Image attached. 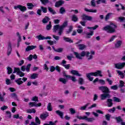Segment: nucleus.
<instances>
[{
  "label": "nucleus",
  "mask_w": 125,
  "mask_h": 125,
  "mask_svg": "<svg viewBox=\"0 0 125 125\" xmlns=\"http://www.w3.org/2000/svg\"><path fill=\"white\" fill-rule=\"evenodd\" d=\"M36 38L39 40V41H43V40H51V37L47 36L46 37H44V36H42V34H40L36 37Z\"/></svg>",
  "instance_id": "nucleus-10"
},
{
  "label": "nucleus",
  "mask_w": 125,
  "mask_h": 125,
  "mask_svg": "<svg viewBox=\"0 0 125 125\" xmlns=\"http://www.w3.org/2000/svg\"><path fill=\"white\" fill-rule=\"evenodd\" d=\"M111 89H113V90H117V89H118V86L117 85L112 86H111Z\"/></svg>",
  "instance_id": "nucleus-63"
},
{
  "label": "nucleus",
  "mask_w": 125,
  "mask_h": 125,
  "mask_svg": "<svg viewBox=\"0 0 125 125\" xmlns=\"http://www.w3.org/2000/svg\"><path fill=\"white\" fill-rule=\"evenodd\" d=\"M113 100L114 102H117V103L122 102V100H121V99H120L117 97H114L113 98Z\"/></svg>",
  "instance_id": "nucleus-34"
},
{
  "label": "nucleus",
  "mask_w": 125,
  "mask_h": 125,
  "mask_svg": "<svg viewBox=\"0 0 125 125\" xmlns=\"http://www.w3.org/2000/svg\"><path fill=\"white\" fill-rule=\"evenodd\" d=\"M11 97H12V98H14V99H15V100H16L17 101H20L19 99H18V96L16 94V93H12L11 94Z\"/></svg>",
  "instance_id": "nucleus-19"
},
{
  "label": "nucleus",
  "mask_w": 125,
  "mask_h": 125,
  "mask_svg": "<svg viewBox=\"0 0 125 125\" xmlns=\"http://www.w3.org/2000/svg\"><path fill=\"white\" fill-rule=\"evenodd\" d=\"M49 116V114L48 112H46V113L42 114L40 115V119L43 121H44V120H45V119H46Z\"/></svg>",
  "instance_id": "nucleus-14"
},
{
  "label": "nucleus",
  "mask_w": 125,
  "mask_h": 125,
  "mask_svg": "<svg viewBox=\"0 0 125 125\" xmlns=\"http://www.w3.org/2000/svg\"><path fill=\"white\" fill-rule=\"evenodd\" d=\"M50 20L49 17L47 16H45V17L42 19V22L43 24H46V23H48V21Z\"/></svg>",
  "instance_id": "nucleus-22"
},
{
  "label": "nucleus",
  "mask_w": 125,
  "mask_h": 125,
  "mask_svg": "<svg viewBox=\"0 0 125 125\" xmlns=\"http://www.w3.org/2000/svg\"><path fill=\"white\" fill-rule=\"evenodd\" d=\"M84 81H83V78H79V84H80L81 85H83V83H84Z\"/></svg>",
  "instance_id": "nucleus-46"
},
{
  "label": "nucleus",
  "mask_w": 125,
  "mask_h": 125,
  "mask_svg": "<svg viewBox=\"0 0 125 125\" xmlns=\"http://www.w3.org/2000/svg\"><path fill=\"white\" fill-rule=\"evenodd\" d=\"M19 72H20V68L18 67H15L13 73V74H15V73H17V74H18Z\"/></svg>",
  "instance_id": "nucleus-47"
},
{
  "label": "nucleus",
  "mask_w": 125,
  "mask_h": 125,
  "mask_svg": "<svg viewBox=\"0 0 125 125\" xmlns=\"http://www.w3.org/2000/svg\"><path fill=\"white\" fill-rule=\"evenodd\" d=\"M52 27V25L51 24V21H49V24H47L46 26V30H47V31H50V30H51Z\"/></svg>",
  "instance_id": "nucleus-29"
},
{
  "label": "nucleus",
  "mask_w": 125,
  "mask_h": 125,
  "mask_svg": "<svg viewBox=\"0 0 125 125\" xmlns=\"http://www.w3.org/2000/svg\"><path fill=\"white\" fill-rule=\"evenodd\" d=\"M17 36L19 37V39L18 40V42H21V36L20 35V33L19 32H17Z\"/></svg>",
  "instance_id": "nucleus-52"
},
{
  "label": "nucleus",
  "mask_w": 125,
  "mask_h": 125,
  "mask_svg": "<svg viewBox=\"0 0 125 125\" xmlns=\"http://www.w3.org/2000/svg\"><path fill=\"white\" fill-rule=\"evenodd\" d=\"M41 10L42 11L43 13H47V8L44 7L43 6L41 7Z\"/></svg>",
  "instance_id": "nucleus-39"
},
{
  "label": "nucleus",
  "mask_w": 125,
  "mask_h": 125,
  "mask_svg": "<svg viewBox=\"0 0 125 125\" xmlns=\"http://www.w3.org/2000/svg\"><path fill=\"white\" fill-rule=\"evenodd\" d=\"M119 20H120V22H125V17H120L118 18Z\"/></svg>",
  "instance_id": "nucleus-60"
},
{
  "label": "nucleus",
  "mask_w": 125,
  "mask_h": 125,
  "mask_svg": "<svg viewBox=\"0 0 125 125\" xmlns=\"http://www.w3.org/2000/svg\"><path fill=\"white\" fill-rule=\"evenodd\" d=\"M111 15H112V13H108L105 17V21H108L109 19L111 18Z\"/></svg>",
  "instance_id": "nucleus-37"
},
{
  "label": "nucleus",
  "mask_w": 125,
  "mask_h": 125,
  "mask_svg": "<svg viewBox=\"0 0 125 125\" xmlns=\"http://www.w3.org/2000/svg\"><path fill=\"white\" fill-rule=\"evenodd\" d=\"M82 20L83 21H85V20H87V21H91V20H92V17L83 14L82 15Z\"/></svg>",
  "instance_id": "nucleus-11"
},
{
  "label": "nucleus",
  "mask_w": 125,
  "mask_h": 125,
  "mask_svg": "<svg viewBox=\"0 0 125 125\" xmlns=\"http://www.w3.org/2000/svg\"><path fill=\"white\" fill-rule=\"evenodd\" d=\"M47 109L50 112H51V111H52V105H51V103H49L48 104V105L47 106Z\"/></svg>",
  "instance_id": "nucleus-35"
},
{
  "label": "nucleus",
  "mask_w": 125,
  "mask_h": 125,
  "mask_svg": "<svg viewBox=\"0 0 125 125\" xmlns=\"http://www.w3.org/2000/svg\"><path fill=\"white\" fill-rule=\"evenodd\" d=\"M71 20L73 22H78L79 21V18L76 15H73L71 18Z\"/></svg>",
  "instance_id": "nucleus-25"
},
{
  "label": "nucleus",
  "mask_w": 125,
  "mask_h": 125,
  "mask_svg": "<svg viewBox=\"0 0 125 125\" xmlns=\"http://www.w3.org/2000/svg\"><path fill=\"white\" fill-rule=\"evenodd\" d=\"M48 10L49 11L50 13L53 15H55V14H56V11H55L53 8L50 7H48Z\"/></svg>",
  "instance_id": "nucleus-24"
},
{
  "label": "nucleus",
  "mask_w": 125,
  "mask_h": 125,
  "mask_svg": "<svg viewBox=\"0 0 125 125\" xmlns=\"http://www.w3.org/2000/svg\"><path fill=\"white\" fill-rule=\"evenodd\" d=\"M11 51H12V45L11 42H9L7 51V55H8V56H9V55L11 54Z\"/></svg>",
  "instance_id": "nucleus-12"
},
{
  "label": "nucleus",
  "mask_w": 125,
  "mask_h": 125,
  "mask_svg": "<svg viewBox=\"0 0 125 125\" xmlns=\"http://www.w3.org/2000/svg\"><path fill=\"white\" fill-rule=\"evenodd\" d=\"M67 25L68 22L67 21H64L61 26L59 24H56L53 27V32L56 33L59 30L58 34L59 36H61L63 33V31H64V28L67 27Z\"/></svg>",
  "instance_id": "nucleus-2"
},
{
  "label": "nucleus",
  "mask_w": 125,
  "mask_h": 125,
  "mask_svg": "<svg viewBox=\"0 0 125 125\" xmlns=\"http://www.w3.org/2000/svg\"><path fill=\"white\" fill-rule=\"evenodd\" d=\"M115 120H116L117 123H123V120L122 119V117L121 116L116 117Z\"/></svg>",
  "instance_id": "nucleus-41"
},
{
  "label": "nucleus",
  "mask_w": 125,
  "mask_h": 125,
  "mask_svg": "<svg viewBox=\"0 0 125 125\" xmlns=\"http://www.w3.org/2000/svg\"><path fill=\"white\" fill-rule=\"evenodd\" d=\"M106 82H108V84H109V85H112V84H113V81L110 80V78H107L106 79Z\"/></svg>",
  "instance_id": "nucleus-55"
},
{
  "label": "nucleus",
  "mask_w": 125,
  "mask_h": 125,
  "mask_svg": "<svg viewBox=\"0 0 125 125\" xmlns=\"http://www.w3.org/2000/svg\"><path fill=\"white\" fill-rule=\"evenodd\" d=\"M27 113H28V114H32V113L36 114V109H35V108L29 109L27 110Z\"/></svg>",
  "instance_id": "nucleus-32"
},
{
  "label": "nucleus",
  "mask_w": 125,
  "mask_h": 125,
  "mask_svg": "<svg viewBox=\"0 0 125 125\" xmlns=\"http://www.w3.org/2000/svg\"><path fill=\"white\" fill-rule=\"evenodd\" d=\"M18 75H19L20 77H22L25 76V73H24L23 72H22V71H21L20 70L18 73Z\"/></svg>",
  "instance_id": "nucleus-62"
},
{
  "label": "nucleus",
  "mask_w": 125,
  "mask_h": 125,
  "mask_svg": "<svg viewBox=\"0 0 125 125\" xmlns=\"http://www.w3.org/2000/svg\"><path fill=\"white\" fill-rule=\"evenodd\" d=\"M56 113L57 115H58L61 119H64L63 116H64V113L61 111L60 110H57L56 111Z\"/></svg>",
  "instance_id": "nucleus-21"
},
{
  "label": "nucleus",
  "mask_w": 125,
  "mask_h": 125,
  "mask_svg": "<svg viewBox=\"0 0 125 125\" xmlns=\"http://www.w3.org/2000/svg\"><path fill=\"white\" fill-rule=\"evenodd\" d=\"M50 71L51 72H54L55 71V67H54V66L53 65H51L50 67Z\"/></svg>",
  "instance_id": "nucleus-61"
},
{
  "label": "nucleus",
  "mask_w": 125,
  "mask_h": 125,
  "mask_svg": "<svg viewBox=\"0 0 125 125\" xmlns=\"http://www.w3.org/2000/svg\"><path fill=\"white\" fill-rule=\"evenodd\" d=\"M76 118L79 119V120H85V121H87L89 123H92V122L95 121L94 118H88L86 116H84L83 117L77 116H76Z\"/></svg>",
  "instance_id": "nucleus-6"
},
{
  "label": "nucleus",
  "mask_w": 125,
  "mask_h": 125,
  "mask_svg": "<svg viewBox=\"0 0 125 125\" xmlns=\"http://www.w3.org/2000/svg\"><path fill=\"white\" fill-rule=\"evenodd\" d=\"M94 35V32L91 30L90 31V33H86L85 38L86 39H90V38H91V36H93Z\"/></svg>",
  "instance_id": "nucleus-20"
},
{
  "label": "nucleus",
  "mask_w": 125,
  "mask_h": 125,
  "mask_svg": "<svg viewBox=\"0 0 125 125\" xmlns=\"http://www.w3.org/2000/svg\"><path fill=\"white\" fill-rule=\"evenodd\" d=\"M99 83H101L103 85H105L106 84V82H105V81L103 80V79L99 80Z\"/></svg>",
  "instance_id": "nucleus-57"
},
{
  "label": "nucleus",
  "mask_w": 125,
  "mask_h": 125,
  "mask_svg": "<svg viewBox=\"0 0 125 125\" xmlns=\"http://www.w3.org/2000/svg\"><path fill=\"white\" fill-rule=\"evenodd\" d=\"M105 118L106 121L108 122L109 121H111V115H110L109 113H107L105 115Z\"/></svg>",
  "instance_id": "nucleus-40"
},
{
  "label": "nucleus",
  "mask_w": 125,
  "mask_h": 125,
  "mask_svg": "<svg viewBox=\"0 0 125 125\" xmlns=\"http://www.w3.org/2000/svg\"><path fill=\"white\" fill-rule=\"evenodd\" d=\"M35 122L37 123L38 125H41V120L38 116H36L35 117Z\"/></svg>",
  "instance_id": "nucleus-49"
},
{
  "label": "nucleus",
  "mask_w": 125,
  "mask_h": 125,
  "mask_svg": "<svg viewBox=\"0 0 125 125\" xmlns=\"http://www.w3.org/2000/svg\"><path fill=\"white\" fill-rule=\"evenodd\" d=\"M59 82H61V83H62L64 84H66L67 83V80L64 78H61L59 79Z\"/></svg>",
  "instance_id": "nucleus-44"
},
{
  "label": "nucleus",
  "mask_w": 125,
  "mask_h": 125,
  "mask_svg": "<svg viewBox=\"0 0 125 125\" xmlns=\"http://www.w3.org/2000/svg\"><path fill=\"white\" fill-rule=\"evenodd\" d=\"M65 12H66V10L65 9V8H64V7H61L60 9V13H61V14H64Z\"/></svg>",
  "instance_id": "nucleus-43"
},
{
  "label": "nucleus",
  "mask_w": 125,
  "mask_h": 125,
  "mask_svg": "<svg viewBox=\"0 0 125 125\" xmlns=\"http://www.w3.org/2000/svg\"><path fill=\"white\" fill-rule=\"evenodd\" d=\"M89 54L90 53L89 52H85L84 51H83L81 53V56H80V54L77 52H74V55L77 59H79L80 60H82L83 59L82 57H84L86 56L87 58L89 57Z\"/></svg>",
  "instance_id": "nucleus-5"
},
{
  "label": "nucleus",
  "mask_w": 125,
  "mask_h": 125,
  "mask_svg": "<svg viewBox=\"0 0 125 125\" xmlns=\"http://www.w3.org/2000/svg\"><path fill=\"white\" fill-rule=\"evenodd\" d=\"M73 29L74 27H73V26H69L68 30L66 31V35H69V34H70V33H71L72 31H73Z\"/></svg>",
  "instance_id": "nucleus-31"
},
{
  "label": "nucleus",
  "mask_w": 125,
  "mask_h": 125,
  "mask_svg": "<svg viewBox=\"0 0 125 125\" xmlns=\"http://www.w3.org/2000/svg\"><path fill=\"white\" fill-rule=\"evenodd\" d=\"M40 1H41L42 3L44 5H45L46 3H48V2H49V0H40Z\"/></svg>",
  "instance_id": "nucleus-50"
},
{
  "label": "nucleus",
  "mask_w": 125,
  "mask_h": 125,
  "mask_svg": "<svg viewBox=\"0 0 125 125\" xmlns=\"http://www.w3.org/2000/svg\"><path fill=\"white\" fill-rule=\"evenodd\" d=\"M5 82L6 84H7V85H9V84H11V81H10V79H6Z\"/></svg>",
  "instance_id": "nucleus-59"
},
{
  "label": "nucleus",
  "mask_w": 125,
  "mask_h": 125,
  "mask_svg": "<svg viewBox=\"0 0 125 125\" xmlns=\"http://www.w3.org/2000/svg\"><path fill=\"white\" fill-rule=\"evenodd\" d=\"M26 5L28 6V9H33V8L35 7V5L33 4L32 3H27Z\"/></svg>",
  "instance_id": "nucleus-30"
},
{
  "label": "nucleus",
  "mask_w": 125,
  "mask_h": 125,
  "mask_svg": "<svg viewBox=\"0 0 125 125\" xmlns=\"http://www.w3.org/2000/svg\"><path fill=\"white\" fill-rule=\"evenodd\" d=\"M66 63H67V61H66L65 60H63L61 62V65L62 66V67H64L65 69H66V70H69V69H70V67H71V64H66Z\"/></svg>",
  "instance_id": "nucleus-9"
},
{
  "label": "nucleus",
  "mask_w": 125,
  "mask_h": 125,
  "mask_svg": "<svg viewBox=\"0 0 125 125\" xmlns=\"http://www.w3.org/2000/svg\"><path fill=\"white\" fill-rule=\"evenodd\" d=\"M88 105H89V103H87L84 106H81L80 107V110H81L82 111H84L85 110H86V107H88Z\"/></svg>",
  "instance_id": "nucleus-36"
},
{
  "label": "nucleus",
  "mask_w": 125,
  "mask_h": 125,
  "mask_svg": "<svg viewBox=\"0 0 125 125\" xmlns=\"http://www.w3.org/2000/svg\"><path fill=\"white\" fill-rule=\"evenodd\" d=\"M99 90H101L102 91V94L101 96V100H105L106 98H111V91H110V89L109 88L106 86H101L99 87Z\"/></svg>",
  "instance_id": "nucleus-1"
},
{
  "label": "nucleus",
  "mask_w": 125,
  "mask_h": 125,
  "mask_svg": "<svg viewBox=\"0 0 125 125\" xmlns=\"http://www.w3.org/2000/svg\"><path fill=\"white\" fill-rule=\"evenodd\" d=\"M55 70L57 72H58V73H60L61 72V68L59 65H57L55 67Z\"/></svg>",
  "instance_id": "nucleus-54"
},
{
  "label": "nucleus",
  "mask_w": 125,
  "mask_h": 125,
  "mask_svg": "<svg viewBox=\"0 0 125 125\" xmlns=\"http://www.w3.org/2000/svg\"><path fill=\"white\" fill-rule=\"evenodd\" d=\"M37 48V46L36 45H28L25 49V51L29 52L30 50H33V49H35Z\"/></svg>",
  "instance_id": "nucleus-16"
},
{
  "label": "nucleus",
  "mask_w": 125,
  "mask_h": 125,
  "mask_svg": "<svg viewBox=\"0 0 125 125\" xmlns=\"http://www.w3.org/2000/svg\"><path fill=\"white\" fill-rule=\"evenodd\" d=\"M69 111L71 115H74V114H76V110L73 108H69Z\"/></svg>",
  "instance_id": "nucleus-56"
},
{
  "label": "nucleus",
  "mask_w": 125,
  "mask_h": 125,
  "mask_svg": "<svg viewBox=\"0 0 125 125\" xmlns=\"http://www.w3.org/2000/svg\"><path fill=\"white\" fill-rule=\"evenodd\" d=\"M70 73L73 76H77V77H82V74L79 73L78 70L72 69L70 71Z\"/></svg>",
  "instance_id": "nucleus-13"
},
{
  "label": "nucleus",
  "mask_w": 125,
  "mask_h": 125,
  "mask_svg": "<svg viewBox=\"0 0 125 125\" xmlns=\"http://www.w3.org/2000/svg\"><path fill=\"white\" fill-rule=\"evenodd\" d=\"M7 70L8 71L7 74L8 75H10V74H12V72H13V70L12 69V68L8 66L7 67Z\"/></svg>",
  "instance_id": "nucleus-38"
},
{
  "label": "nucleus",
  "mask_w": 125,
  "mask_h": 125,
  "mask_svg": "<svg viewBox=\"0 0 125 125\" xmlns=\"http://www.w3.org/2000/svg\"><path fill=\"white\" fill-rule=\"evenodd\" d=\"M63 40L66 42H69V43H73V42H74V41L71 40V38H70L69 37H66L64 36L63 37Z\"/></svg>",
  "instance_id": "nucleus-17"
},
{
  "label": "nucleus",
  "mask_w": 125,
  "mask_h": 125,
  "mask_svg": "<svg viewBox=\"0 0 125 125\" xmlns=\"http://www.w3.org/2000/svg\"><path fill=\"white\" fill-rule=\"evenodd\" d=\"M21 80L22 78H18L15 80V83H17L18 85H21V84H22L23 83Z\"/></svg>",
  "instance_id": "nucleus-26"
},
{
  "label": "nucleus",
  "mask_w": 125,
  "mask_h": 125,
  "mask_svg": "<svg viewBox=\"0 0 125 125\" xmlns=\"http://www.w3.org/2000/svg\"><path fill=\"white\" fill-rule=\"evenodd\" d=\"M8 108V107L7 106L3 105L0 107V110H1V111H4V110H6Z\"/></svg>",
  "instance_id": "nucleus-64"
},
{
  "label": "nucleus",
  "mask_w": 125,
  "mask_h": 125,
  "mask_svg": "<svg viewBox=\"0 0 125 125\" xmlns=\"http://www.w3.org/2000/svg\"><path fill=\"white\" fill-rule=\"evenodd\" d=\"M124 86H125V82H124V81L121 80L120 81L119 87H123Z\"/></svg>",
  "instance_id": "nucleus-58"
},
{
  "label": "nucleus",
  "mask_w": 125,
  "mask_h": 125,
  "mask_svg": "<svg viewBox=\"0 0 125 125\" xmlns=\"http://www.w3.org/2000/svg\"><path fill=\"white\" fill-rule=\"evenodd\" d=\"M29 105L30 106V108H32V107H36L37 105V103L36 102H30L29 103Z\"/></svg>",
  "instance_id": "nucleus-45"
},
{
  "label": "nucleus",
  "mask_w": 125,
  "mask_h": 125,
  "mask_svg": "<svg viewBox=\"0 0 125 125\" xmlns=\"http://www.w3.org/2000/svg\"><path fill=\"white\" fill-rule=\"evenodd\" d=\"M117 25L110 23V25H107L103 28V31H105L108 34H113L116 32V29H117Z\"/></svg>",
  "instance_id": "nucleus-3"
},
{
  "label": "nucleus",
  "mask_w": 125,
  "mask_h": 125,
  "mask_svg": "<svg viewBox=\"0 0 125 125\" xmlns=\"http://www.w3.org/2000/svg\"><path fill=\"white\" fill-rule=\"evenodd\" d=\"M115 111H116V107H113L111 109H108V112L109 113H112V114L113 113H115Z\"/></svg>",
  "instance_id": "nucleus-51"
},
{
  "label": "nucleus",
  "mask_w": 125,
  "mask_h": 125,
  "mask_svg": "<svg viewBox=\"0 0 125 125\" xmlns=\"http://www.w3.org/2000/svg\"><path fill=\"white\" fill-rule=\"evenodd\" d=\"M106 102L108 107H112V106H113V100L112 99H107Z\"/></svg>",
  "instance_id": "nucleus-18"
},
{
  "label": "nucleus",
  "mask_w": 125,
  "mask_h": 125,
  "mask_svg": "<svg viewBox=\"0 0 125 125\" xmlns=\"http://www.w3.org/2000/svg\"><path fill=\"white\" fill-rule=\"evenodd\" d=\"M31 66H32V64L31 63H29L26 65V67H25L26 72H30V69L31 68Z\"/></svg>",
  "instance_id": "nucleus-48"
},
{
  "label": "nucleus",
  "mask_w": 125,
  "mask_h": 125,
  "mask_svg": "<svg viewBox=\"0 0 125 125\" xmlns=\"http://www.w3.org/2000/svg\"><path fill=\"white\" fill-rule=\"evenodd\" d=\"M122 43H123V41H118L116 42V43H115V46L116 48H119L120 47H121V45H122Z\"/></svg>",
  "instance_id": "nucleus-23"
},
{
  "label": "nucleus",
  "mask_w": 125,
  "mask_h": 125,
  "mask_svg": "<svg viewBox=\"0 0 125 125\" xmlns=\"http://www.w3.org/2000/svg\"><path fill=\"white\" fill-rule=\"evenodd\" d=\"M64 2H65L64 0H60L55 3V7H59V6H61V5L64 4Z\"/></svg>",
  "instance_id": "nucleus-15"
},
{
  "label": "nucleus",
  "mask_w": 125,
  "mask_h": 125,
  "mask_svg": "<svg viewBox=\"0 0 125 125\" xmlns=\"http://www.w3.org/2000/svg\"><path fill=\"white\" fill-rule=\"evenodd\" d=\"M117 73L118 74V75H119V76H121V79H124V78H125V74L122 71L120 70H117Z\"/></svg>",
  "instance_id": "nucleus-33"
},
{
  "label": "nucleus",
  "mask_w": 125,
  "mask_h": 125,
  "mask_svg": "<svg viewBox=\"0 0 125 125\" xmlns=\"http://www.w3.org/2000/svg\"><path fill=\"white\" fill-rule=\"evenodd\" d=\"M39 77V74L37 73H33L30 75V79L32 80H35Z\"/></svg>",
  "instance_id": "nucleus-28"
},
{
  "label": "nucleus",
  "mask_w": 125,
  "mask_h": 125,
  "mask_svg": "<svg viewBox=\"0 0 125 125\" xmlns=\"http://www.w3.org/2000/svg\"><path fill=\"white\" fill-rule=\"evenodd\" d=\"M68 77V79H70V80H71L74 83H76V82H77V79H76V77H75V76L69 75Z\"/></svg>",
  "instance_id": "nucleus-42"
},
{
  "label": "nucleus",
  "mask_w": 125,
  "mask_h": 125,
  "mask_svg": "<svg viewBox=\"0 0 125 125\" xmlns=\"http://www.w3.org/2000/svg\"><path fill=\"white\" fill-rule=\"evenodd\" d=\"M18 8L20 9L21 12H24L27 10V7H26L25 6H22L21 5H18L14 6L15 9H17Z\"/></svg>",
  "instance_id": "nucleus-8"
},
{
  "label": "nucleus",
  "mask_w": 125,
  "mask_h": 125,
  "mask_svg": "<svg viewBox=\"0 0 125 125\" xmlns=\"http://www.w3.org/2000/svg\"><path fill=\"white\" fill-rule=\"evenodd\" d=\"M78 46L79 47V50H83L86 47V46L83 44H78Z\"/></svg>",
  "instance_id": "nucleus-27"
},
{
  "label": "nucleus",
  "mask_w": 125,
  "mask_h": 125,
  "mask_svg": "<svg viewBox=\"0 0 125 125\" xmlns=\"http://www.w3.org/2000/svg\"><path fill=\"white\" fill-rule=\"evenodd\" d=\"M32 101H35V102H39V97L37 96H34L32 97Z\"/></svg>",
  "instance_id": "nucleus-53"
},
{
  "label": "nucleus",
  "mask_w": 125,
  "mask_h": 125,
  "mask_svg": "<svg viewBox=\"0 0 125 125\" xmlns=\"http://www.w3.org/2000/svg\"><path fill=\"white\" fill-rule=\"evenodd\" d=\"M102 74V72L101 70H97V71L95 72L87 73L86 76L90 82H92L94 78L93 77H92L91 76H93L94 77H98V76H99V77H103V75Z\"/></svg>",
  "instance_id": "nucleus-4"
},
{
  "label": "nucleus",
  "mask_w": 125,
  "mask_h": 125,
  "mask_svg": "<svg viewBox=\"0 0 125 125\" xmlns=\"http://www.w3.org/2000/svg\"><path fill=\"white\" fill-rule=\"evenodd\" d=\"M115 68L119 70H122L123 68H125V62L117 63L114 64Z\"/></svg>",
  "instance_id": "nucleus-7"
}]
</instances>
